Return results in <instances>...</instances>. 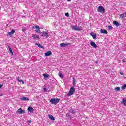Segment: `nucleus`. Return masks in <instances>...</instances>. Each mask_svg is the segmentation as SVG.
<instances>
[{
    "label": "nucleus",
    "mask_w": 126,
    "mask_h": 126,
    "mask_svg": "<svg viewBox=\"0 0 126 126\" xmlns=\"http://www.w3.org/2000/svg\"><path fill=\"white\" fill-rule=\"evenodd\" d=\"M17 114H25V110H22L21 108H19L17 111Z\"/></svg>",
    "instance_id": "7"
},
{
    "label": "nucleus",
    "mask_w": 126,
    "mask_h": 126,
    "mask_svg": "<svg viewBox=\"0 0 126 126\" xmlns=\"http://www.w3.org/2000/svg\"><path fill=\"white\" fill-rule=\"evenodd\" d=\"M113 24H114V25H116V26H120V24L119 23H118V22H117L116 21H113Z\"/></svg>",
    "instance_id": "21"
},
{
    "label": "nucleus",
    "mask_w": 126,
    "mask_h": 126,
    "mask_svg": "<svg viewBox=\"0 0 126 126\" xmlns=\"http://www.w3.org/2000/svg\"><path fill=\"white\" fill-rule=\"evenodd\" d=\"M50 103L52 104L57 105L58 103L60 102V99L59 98H52L50 101Z\"/></svg>",
    "instance_id": "2"
},
{
    "label": "nucleus",
    "mask_w": 126,
    "mask_h": 126,
    "mask_svg": "<svg viewBox=\"0 0 126 126\" xmlns=\"http://www.w3.org/2000/svg\"><path fill=\"white\" fill-rule=\"evenodd\" d=\"M49 118L52 121H55V117L53 116L52 115H48Z\"/></svg>",
    "instance_id": "18"
},
{
    "label": "nucleus",
    "mask_w": 126,
    "mask_h": 126,
    "mask_svg": "<svg viewBox=\"0 0 126 126\" xmlns=\"http://www.w3.org/2000/svg\"><path fill=\"white\" fill-rule=\"evenodd\" d=\"M31 39L32 40H34V41H37V40L40 39V36L37 34H33L31 37Z\"/></svg>",
    "instance_id": "6"
},
{
    "label": "nucleus",
    "mask_w": 126,
    "mask_h": 126,
    "mask_svg": "<svg viewBox=\"0 0 126 126\" xmlns=\"http://www.w3.org/2000/svg\"><path fill=\"white\" fill-rule=\"evenodd\" d=\"M71 27L72 30H75L76 31H80L81 30H82V29L77 25L72 26Z\"/></svg>",
    "instance_id": "4"
},
{
    "label": "nucleus",
    "mask_w": 126,
    "mask_h": 126,
    "mask_svg": "<svg viewBox=\"0 0 126 126\" xmlns=\"http://www.w3.org/2000/svg\"><path fill=\"white\" fill-rule=\"evenodd\" d=\"M90 45L92 47H93V48H97V45L96 44V43L93 41H91L90 42Z\"/></svg>",
    "instance_id": "10"
},
{
    "label": "nucleus",
    "mask_w": 126,
    "mask_h": 126,
    "mask_svg": "<svg viewBox=\"0 0 126 126\" xmlns=\"http://www.w3.org/2000/svg\"><path fill=\"white\" fill-rule=\"evenodd\" d=\"M67 46V44H66L65 43H61L60 44V47L62 48H64L65 47H66Z\"/></svg>",
    "instance_id": "20"
},
{
    "label": "nucleus",
    "mask_w": 126,
    "mask_h": 126,
    "mask_svg": "<svg viewBox=\"0 0 126 126\" xmlns=\"http://www.w3.org/2000/svg\"><path fill=\"white\" fill-rule=\"evenodd\" d=\"M75 92V88L74 86L71 87L68 93L67 94V97H70V96H72L73 94Z\"/></svg>",
    "instance_id": "1"
},
{
    "label": "nucleus",
    "mask_w": 126,
    "mask_h": 126,
    "mask_svg": "<svg viewBox=\"0 0 126 126\" xmlns=\"http://www.w3.org/2000/svg\"><path fill=\"white\" fill-rule=\"evenodd\" d=\"M91 36L93 37V39H96L97 38V36L95 34H94L93 33H91Z\"/></svg>",
    "instance_id": "22"
},
{
    "label": "nucleus",
    "mask_w": 126,
    "mask_h": 126,
    "mask_svg": "<svg viewBox=\"0 0 126 126\" xmlns=\"http://www.w3.org/2000/svg\"><path fill=\"white\" fill-rule=\"evenodd\" d=\"M43 90H44V92H47L48 89L46 88H43Z\"/></svg>",
    "instance_id": "31"
},
{
    "label": "nucleus",
    "mask_w": 126,
    "mask_h": 126,
    "mask_svg": "<svg viewBox=\"0 0 126 126\" xmlns=\"http://www.w3.org/2000/svg\"><path fill=\"white\" fill-rule=\"evenodd\" d=\"M65 16H67V17H69V14H68V13H66L65 14Z\"/></svg>",
    "instance_id": "30"
},
{
    "label": "nucleus",
    "mask_w": 126,
    "mask_h": 126,
    "mask_svg": "<svg viewBox=\"0 0 126 126\" xmlns=\"http://www.w3.org/2000/svg\"><path fill=\"white\" fill-rule=\"evenodd\" d=\"M42 37H45V38H48L49 37V33L46 32H42V34L41 35Z\"/></svg>",
    "instance_id": "8"
},
{
    "label": "nucleus",
    "mask_w": 126,
    "mask_h": 126,
    "mask_svg": "<svg viewBox=\"0 0 126 126\" xmlns=\"http://www.w3.org/2000/svg\"><path fill=\"white\" fill-rule=\"evenodd\" d=\"M45 57H49V56H52V51H48L45 53Z\"/></svg>",
    "instance_id": "11"
},
{
    "label": "nucleus",
    "mask_w": 126,
    "mask_h": 126,
    "mask_svg": "<svg viewBox=\"0 0 126 126\" xmlns=\"http://www.w3.org/2000/svg\"><path fill=\"white\" fill-rule=\"evenodd\" d=\"M29 123H31V121H29Z\"/></svg>",
    "instance_id": "41"
},
{
    "label": "nucleus",
    "mask_w": 126,
    "mask_h": 126,
    "mask_svg": "<svg viewBox=\"0 0 126 126\" xmlns=\"http://www.w3.org/2000/svg\"><path fill=\"white\" fill-rule=\"evenodd\" d=\"M120 87H116L115 88V90L117 92L120 91Z\"/></svg>",
    "instance_id": "25"
},
{
    "label": "nucleus",
    "mask_w": 126,
    "mask_h": 126,
    "mask_svg": "<svg viewBox=\"0 0 126 126\" xmlns=\"http://www.w3.org/2000/svg\"><path fill=\"white\" fill-rule=\"evenodd\" d=\"M28 111L30 112V113H33L34 112V108L31 106H29L28 107Z\"/></svg>",
    "instance_id": "9"
},
{
    "label": "nucleus",
    "mask_w": 126,
    "mask_h": 126,
    "mask_svg": "<svg viewBox=\"0 0 126 126\" xmlns=\"http://www.w3.org/2000/svg\"><path fill=\"white\" fill-rule=\"evenodd\" d=\"M17 80H18V81H19V80H20V78L19 77H18L17 78Z\"/></svg>",
    "instance_id": "33"
},
{
    "label": "nucleus",
    "mask_w": 126,
    "mask_h": 126,
    "mask_svg": "<svg viewBox=\"0 0 126 126\" xmlns=\"http://www.w3.org/2000/svg\"><path fill=\"white\" fill-rule=\"evenodd\" d=\"M59 76H60V77H61V78H63V73L60 72L58 74Z\"/></svg>",
    "instance_id": "26"
},
{
    "label": "nucleus",
    "mask_w": 126,
    "mask_h": 126,
    "mask_svg": "<svg viewBox=\"0 0 126 126\" xmlns=\"http://www.w3.org/2000/svg\"><path fill=\"white\" fill-rule=\"evenodd\" d=\"M121 18H122V19H124V18H125V17H126V12L121 14L120 15Z\"/></svg>",
    "instance_id": "13"
},
{
    "label": "nucleus",
    "mask_w": 126,
    "mask_h": 126,
    "mask_svg": "<svg viewBox=\"0 0 126 126\" xmlns=\"http://www.w3.org/2000/svg\"><path fill=\"white\" fill-rule=\"evenodd\" d=\"M73 82L72 83L73 86L74 87H76V82L75 81V79L74 78H73Z\"/></svg>",
    "instance_id": "19"
},
{
    "label": "nucleus",
    "mask_w": 126,
    "mask_h": 126,
    "mask_svg": "<svg viewBox=\"0 0 126 126\" xmlns=\"http://www.w3.org/2000/svg\"><path fill=\"white\" fill-rule=\"evenodd\" d=\"M95 63L97 64V63H98V62H96Z\"/></svg>",
    "instance_id": "38"
},
{
    "label": "nucleus",
    "mask_w": 126,
    "mask_h": 126,
    "mask_svg": "<svg viewBox=\"0 0 126 126\" xmlns=\"http://www.w3.org/2000/svg\"><path fill=\"white\" fill-rule=\"evenodd\" d=\"M26 31V28H23L22 29V31H23V32H25V31Z\"/></svg>",
    "instance_id": "29"
},
{
    "label": "nucleus",
    "mask_w": 126,
    "mask_h": 126,
    "mask_svg": "<svg viewBox=\"0 0 126 126\" xmlns=\"http://www.w3.org/2000/svg\"><path fill=\"white\" fill-rule=\"evenodd\" d=\"M19 82H22L23 83V84H24V81H23V80H19Z\"/></svg>",
    "instance_id": "32"
},
{
    "label": "nucleus",
    "mask_w": 126,
    "mask_h": 126,
    "mask_svg": "<svg viewBox=\"0 0 126 126\" xmlns=\"http://www.w3.org/2000/svg\"><path fill=\"white\" fill-rule=\"evenodd\" d=\"M20 100H22V101H29V98L23 97L22 98H20Z\"/></svg>",
    "instance_id": "17"
},
{
    "label": "nucleus",
    "mask_w": 126,
    "mask_h": 126,
    "mask_svg": "<svg viewBox=\"0 0 126 126\" xmlns=\"http://www.w3.org/2000/svg\"><path fill=\"white\" fill-rule=\"evenodd\" d=\"M121 104L122 105H124V106H126V98H123L122 102Z\"/></svg>",
    "instance_id": "15"
},
{
    "label": "nucleus",
    "mask_w": 126,
    "mask_h": 126,
    "mask_svg": "<svg viewBox=\"0 0 126 126\" xmlns=\"http://www.w3.org/2000/svg\"><path fill=\"white\" fill-rule=\"evenodd\" d=\"M2 87V85L0 84V88H1Z\"/></svg>",
    "instance_id": "35"
},
{
    "label": "nucleus",
    "mask_w": 126,
    "mask_h": 126,
    "mask_svg": "<svg viewBox=\"0 0 126 126\" xmlns=\"http://www.w3.org/2000/svg\"><path fill=\"white\" fill-rule=\"evenodd\" d=\"M69 112L71 113V114H75V111L72 108L69 109Z\"/></svg>",
    "instance_id": "16"
},
{
    "label": "nucleus",
    "mask_w": 126,
    "mask_h": 126,
    "mask_svg": "<svg viewBox=\"0 0 126 126\" xmlns=\"http://www.w3.org/2000/svg\"><path fill=\"white\" fill-rule=\"evenodd\" d=\"M35 45H36V46H38L39 48H41V49H44V46H42L41 44L39 43H36Z\"/></svg>",
    "instance_id": "23"
},
{
    "label": "nucleus",
    "mask_w": 126,
    "mask_h": 126,
    "mask_svg": "<svg viewBox=\"0 0 126 126\" xmlns=\"http://www.w3.org/2000/svg\"><path fill=\"white\" fill-rule=\"evenodd\" d=\"M1 9V7L0 6V10Z\"/></svg>",
    "instance_id": "39"
},
{
    "label": "nucleus",
    "mask_w": 126,
    "mask_h": 126,
    "mask_svg": "<svg viewBox=\"0 0 126 126\" xmlns=\"http://www.w3.org/2000/svg\"><path fill=\"white\" fill-rule=\"evenodd\" d=\"M15 32V30L12 29L11 32L8 33V34L9 35V36H11V35H13L14 34Z\"/></svg>",
    "instance_id": "14"
},
{
    "label": "nucleus",
    "mask_w": 126,
    "mask_h": 126,
    "mask_svg": "<svg viewBox=\"0 0 126 126\" xmlns=\"http://www.w3.org/2000/svg\"><path fill=\"white\" fill-rule=\"evenodd\" d=\"M120 74H121V75H124V74H123V73H120Z\"/></svg>",
    "instance_id": "36"
},
{
    "label": "nucleus",
    "mask_w": 126,
    "mask_h": 126,
    "mask_svg": "<svg viewBox=\"0 0 126 126\" xmlns=\"http://www.w3.org/2000/svg\"><path fill=\"white\" fill-rule=\"evenodd\" d=\"M69 116V115L67 114V117H68Z\"/></svg>",
    "instance_id": "40"
},
{
    "label": "nucleus",
    "mask_w": 126,
    "mask_h": 126,
    "mask_svg": "<svg viewBox=\"0 0 126 126\" xmlns=\"http://www.w3.org/2000/svg\"><path fill=\"white\" fill-rule=\"evenodd\" d=\"M3 96V94H0V97H2Z\"/></svg>",
    "instance_id": "34"
},
{
    "label": "nucleus",
    "mask_w": 126,
    "mask_h": 126,
    "mask_svg": "<svg viewBox=\"0 0 126 126\" xmlns=\"http://www.w3.org/2000/svg\"><path fill=\"white\" fill-rule=\"evenodd\" d=\"M109 30H112L113 29V27L111 26H108Z\"/></svg>",
    "instance_id": "28"
},
{
    "label": "nucleus",
    "mask_w": 126,
    "mask_h": 126,
    "mask_svg": "<svg viewBox=\"0 0 126 126\" xmlns=\"http://www.w3.org/2000/svg\"><path fill=\"white\" fill-rule=\"evenodd\" d=\"M67 1H71V0H67Z\"/></svg>",
    "instance_id": "37"
},
{
    "label": "nucleus",
    "mask_w": 126,
    "mask_h": 126,
    "mask_svg": "<svg viewBox=\"0 0 126 126\" xmlns=\"http://www.w3.org/2000/svg\"><path fill=\"white\" fill-rule=\"evenodd\" d=\"M100 33H101V34H108V32L106 30L101 29L100 30Z\"/></svg>",
    "instance_id": "12"
},
{
    "label": "nucleus",
    "mask_w": 126,
    "mask_h": 126,
    "mask_svg": "<svg viewBox=\"0 0 126 126\" xmlns=\"http://www.w3.org/2000/svg\"><path fill=\"white\" fill-rule=\"evenodd\" d=\"M8 48L10 51V52L12 54V55L13 56V52L12 51V49H11V48H10V46H8Z\"/></svg>",
    "instance_id": "24"
},
{
    "label": "nucleus",
    "mask_w": 126,
    "mask_h": 126,
    "mask_svg": "<svg viewBox=\"0 0 126 126\" xmlns=\"http://www.w3.org/2000/svg\"><path fill=\"white\" fill-rule=\"evenodd\" d=\"M32 28L33 29H36L35 32L36 33H39V34H42V32H41V30H40V29H41V28L38 25L33 26H32Z\"/></svg>",
    "instance_id": "3"
},
{
    "label": "nucleus",
    "mask_w": 126,
    "mask_h": 126,
    "mask_svg": "<svg viewBox=\"0 0 126 126\" xmlns=\"http://www.w3.org/2000/svg\"><path fill=\"white\" fill-rule=\"evenodd\" d=\"M43 76L44 77V78H47V77H49V76H50L49 75V74H43Z\"/></svg>",
    "instance_id": "27"
},
{
    "label": "nucleus",
    "mask_w": 126,
    "mask_h": 126,
    "mask_svg": "<svg viewBox=\"0 0 126 126\" xmlns=\"http://www.w3.org/2000/svg\"><path fill=\"white\" fill-rule=\"evenodd\" d=\"M97 11L100 13H105V8L102 6H100L97 8Z\"/></svg>",
    "instance_id": "5"
}]
</instances>
